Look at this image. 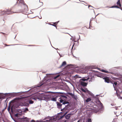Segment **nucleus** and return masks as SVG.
<instances>
[{
  "mask_svg": "<svg viewBox=\"0 0 122 122\" xmlns=\"http://www.w3.org/2000/svg\"><path fill=\"white\" fill-rule=\"evenodd\" d=\"M88 80H90V79H88V76L87 77H83L82 79H80V81H83V82L86 81H87Z\"/></svg>",
  "mask_w": 122,
  "mask_h": 122,
  "instance_id": "nucleus-15",
  "label": "nucleus"
},
{
  "mask_svg": "<svg viewBox=\"0 0 122 122\" xmlns=\"http://www.w3.org/2000/svg\"><path fill=\"white\" fill-rule=\"evenodd\" d=\"M29 106V104L28 103L24 102V103L21 102H16L13 104L12 105L11 109V111L13 112L16 109V108L19 107L20 106L21 107L24 106L28 107Z\"/></svg>",
  "mask_w": 122,
  "mask_h": 122,
  "instance_id": "nucleus-2",
  "label": "nucleus"
},
{
  "mask_svg": "<svg viewBox=\"0 0 122 122\" xmlns=\"http://www.w3.org/2000/svg\"><path fill=\"white\" fill-rule=\"evenodd\" d=\"M20 110V109H17V110H16V111L17 112H18V111L19 110Z\"/></svg>",
  "mask_w": 122,
  "mask_h": 122,
  "instance_id": "nucleus-54",
  "label": "nucleus"
},
{
  "mask_svg": "<svg viewBox=\"0 0 122 122\" xmlns=\"http://www.w3.org/2000/svg\"><path fill=\"white\" fill-rule=\"evenodd\" d=\"M66 64V62L65 61H63L62 62L61 65L59 67V68H60L62 66H65Z\"/></svg>",
  "mask_w": 122,
  "mask_h": 122,
  "instance_id": "nucleus-19",
  "label": "nucleus"
},
{
  "mask_svg": "<svg viewBox=\"0 0 122 122\" xmlns=\"http://www.w3.org/2000/svg\"><path fill=\"white\" fill-rule=\"evenodd\" d=\"M0 33H2V34H5V33H3V32H0Z\"/></svg>",
  "mask_w": 122,
  "mask_h": 122,
  "instance_id": "nucleus-61",
  "label": "nucleus"
},
{
  "mask_svg": "<svg viewBox=\"0 0 122 122\" xmlns=\"http://www.w3.org/2000/svg\"><path fill=\"white\" fill-rule=\"evenodd\" d=\"M57 92H51L50 91L46 92V93H48L47 97L48 98V100L56 102L57 98L59 97L58 94L56 93Z\"/></svg>",
  "mask_w": 122,
  "mask_h": 122,
  "instance_id": "nucleus-3",
  "label": "nucleus"
},
{
  "mask_svg": "<svg viewBox=\"0 0 122 122\" xmlns=\"http://www.w3.org/2000/svg\"><path fill=\"white\" fill-rule=\"evenodd\" d=\"M105 73H112V72H109L107 71H105Z\"/></svg>",
  "mask_w": 122,
  "mask_h": 122,
  "instance_id": "nucleus-43",
  "label": "nucleus"
},
{
  "mask_svg": "<svg viewBox=\"0 0 122 122\" xmlns=\"http://www.w3.org/2000/svg\"><path fill=\"white\" fill-rule=\"evenodd\" d=\"M27 46H34V45H28Z\"/></svg>",
  "mask_w": 122,
  "mask_h": 122,
  "instance_id": "nucleus-47",
  "label": "nucleus"
},
{
  "mask_svg": "<svg viewBox=\"0 0 122 122\" xmlns=\"http://www.w3.org/2000/svg\"><path fill=\"white\" fill-rule=\"evenodd\" d=\"M51 25H52V26H54L56 27V28H57V27L55 25H54L53 24H51Z\"/></svg>",
  "mask_w": 122,
  "mask_h": 122,
  "instance_id": "nucleus-44",
  "label": "nucleus"
},
{
  "mask_svg": "<svg viewBox=\"0 0 122 122\" xmlns=\"http://www.w3.org/2000/svg\"><path fill=\"white\" fill-rule=\"evenodd\" d=\"M79 82L80 85L83 87L86 86L88 83L82 81H80Z\"/></svg>",
  "mask_w": 122,
  "mask_h": 122,
  "instance_id": "nucleus-12",
  "label": "nucleus"
},
{
  "mask_svg": "<svg viewBox=\"0 0 122 122\" xmlns=\"http://www.w3.org/2000/svg\"><path fill=\"white\" fill-rule=\"evenodd\" d=\"M65 116V115L64 114L62 116H63V117H64Z\"/></svg>",
  "mask_w": 122,
  "mask_h": 122,
  "instance_id": "nucleus-64",
  "label": "nucleus"
},
{
  "mask_svg": "<svg viewBox=\"0 0 122 122\" xmlns=\"http://www.w3.org/2000/svg\"><path fill=\"white\" fill-rule=\"evenodd\" d=\"M67 93H67H64H64H63V94H64V95H66V96H67L68 97V94Z\"/></svg>",
  "mask_w": 122,
  "mask_h": 122,
  "instance_id": "nucleus-42",
  "label": "nucleus"
},
{
  "mask_svg": "<svg viewBox=\"0 0 122 122\" xmlns=\"http://www.w3.org/2000/svg\"><path fill=\"white\" fill-rule=\"evenodd\" d=\"M51 119H50L49 120H46L45 121H44V122H50V120Z\"/></svg>",
  "mask_w": 122,
  "mask_h": 122,
  "instance_id": "nucleus-35",
  "label": "nucleus"
},
{
  "mask_svg": "<svg viewBox=\"0 0 122 122\" xmlns=\"http://www.w3.org/2000/svg\"><path fill=\"white\" fill-rule=\"evenodd\" d=\"M30 90L27 91H26L25 92H28V91H30Z\"/></svg>",
  "mask_w": 122,
  "mask_h": 122,
  "instance_id": "nucleus-53",
  "label": "nucleus"
},
{
  "mask_svg": "<svg viewBox=\"0 0 122 122\" xmlns=\"http://www.w3.org/2000/svg\"><path fill=\"white\" fill-rule=\"evenodd\" d=\"M91 10H92L93 11V12H94V13H95V11H94V10L93 9H92Z\"/></svg>",
  "mask_w": 122,
  "mask_h": 122,
  "instance_id": "nucleus-58",
  "label": "nucleus"
},
{
  "mask_svg": "<svg viewBox=\"0 0 122 122\" xmlns=\"http://www.w3.org/2000/svg\"><path fill=\"white\" fill-rule=\"evenodd\" d=\"M91 98H87L86 100V102H88L90 101H91Z\"/></svg>",
  "mask_w": 122,
  "mask_h": 122,
  "instance_id": "nucleus-27",
  "label": "nucleus"
},
{
  "mask_svg": "<svg viewBox=\"0 0 122 122\" xmlns=\"http://www.w3.org/2000/svg\"><path fill=\"white\" fill-rule=\"evenodd\" d=\"M106 74L104 73H100L99 75H97V76L98 77H100L101 78H102L103 79H104L105 82L107 83H111V82L112 81H110L108 77L104 76H106Z\"/></svg>",
  "mask_w": 122,
  "mask_h": 122,
  "instance_id": "nucleus-6",
  "label": "nucleus"
},
{
  "mask_svg": "<svg viewBox=\"0 0 122 122\" xmlns=\"http://www.w3.org/2000/svg\"><path fill=\"white\" fill-rule=\"evenodd\" d=\"M59 22V21H58L55 22H54L53 23L54 24L56 25L58 24V23Z\"/></svg>",
  "mask_w": 122,
  "mask_h": 122,
  "instance_id": "nucleus-37",
  "label": "nucleus"
},
{
  "mask_svg": "<svg viewBox=\"0 0 122 122\" xmlns=\"http://www.w3.org/2000/svg\"><path fill=\"white\" fill-rule=\"evenodd\" d=\"M29 122H35V121L34 120H32L30 122L29 121Z\"/></svg>",
  "mask_w": 122,
  "mask_h": 122,
  "instance_id": "nucleus-41",
  "label": "nucleus"
},
{
  "mask_svg": "<svg viewBox=\"0 0 122 122\" xmlns=\"http://www.w3.org/2000/svg\"><path fill=\"white\" fill-rule=\"evenodd\" d=\"M68 112H66L64 114L65 115H66L67 113Z\"/></svg>",
  "mask_w": 122,
  "mask_h": 122,
  "instance_id": "nucleus-50",
  "label": "nucleus"
},
{
  "mask_svg": "<svg viewBox=\"0 0 122 122\" xmlns=\"http://www.w3.org/2000/svg\"><path fill=\"white\" fill-rule=\"evenodd\" d=\"M53 74H46V75H47V76H48L47 75H53Z\"/></svg>",
  "mask_w": 122,
  "mask_h": 122,
  "instance_id": "nucleus-46",
  "label": "nucleus"
},
{
  "mask_svg": "<svg viewBox=\"0 0 122 122\" xmlns=\"http://www.w3.org/2000/svg\"><path fill=\"white\" fill-rule=\"evenodd\" d=\"M6 107H5V108H4V109H3L2 110V111H4L5 110V109H6Z\"/></svg>",
  "mask_w": 122,
  "mask_h": 122,
  "instance_id": "nucleus-56",
  "label": "nucleus"
},
{
  "mask_svg": "<svg viewBox=\"0 0 122 122\" xmlns=\"http://www.w3.org/2000/svg\"><path fill=\"white\" fill-rule=\"evenodd\" d=\"M11 118H12V119L15 122H16V120L15 119H14V118H13L11 116Z\"/></svg>",
  "mask_w": 122,
  "mask_h": 122,
  "instance_id": "nucleus-38",
  "label": "nucleus"
},
{
  "mask_svg": "<svg viewBox=\"0 0 122 122\" xmlns=\"http://www.w3.org/2000/svg\"><path fill=\"white\" fill-rule=\"evenodd\" d=\"M96 102L97 103V102H98V103H97V104H100L101 106V109L102 108H103V105L102 104V103H101V102L100 101V100H99V99H98V98L97 99V100L96 101Z\"/></svg>",
  "mask_w": 122,
  "mask_h": 122,
  "instance_id": "nucleus-17",
  "label": "nucleus"
},
{
  "mask_svg": "<svg viewBox=\"0 0 122 122\" xmlns=\"http://www.w3.org/2000/svg\"><path fill=\"white\" fill-rule=\"evenodd\" d=\"M39 18L40 19H41L42 18V17L41 16H40V17H39Z\"/></svg>",
  "mask_w": 122,
  "mask_h": 122,
  "instance_id": "nucleus-62",
  "label": "nucleus"
},
{
  "mask_svg": "<svg viewBox=\"0 0 122 122\" xmlns=\"http://www.w3.org/2000/svg\"><path fill=\"white\" fill-rule=\"evenodd\" d=\"M0 13H2L1 15H4L5 14H7L9 15L12 14L10 10H9L8 9L6 11L4 10L3 11L0 10Z\"/></svg>",
  "mask_w": 122,
  "mask_h": 122,
  "instance_id": "nucleus-9",
  "label": "nucleus"
},
{
  "mask_svg": "<svg viewBox=\"0 0 122 122\" xmlns=\"http://www.w3.org/2000/svg\"><path fill=\"white\" fill-rule=\"evenodd\" d=\"M86 122H92L91 119L90 118H89L87 119Z\"/></svg>",
  "mask_w": 122,
  "mask_h": 122,
  "instance_id": "nucleus-32",
  "label": "nucleus"
},
{
  "mask_svg": "<svg viewBox=\"0 0 122 122\" xmlns=\"http://www.w3.org/2000/svg\"><path fill=\"white\" fill-rule=\"evenodd\" d=\"M109 8H115V6L114 5H113V6H112L111 7H110Z\"/></svg>",
  "mask_w": 122,
  "mask_h": 122,
  "instance_id": "nucleus-45",
  "label": "nucleus"
},
{
  "mask_svg": "<svg viewBox=\"0 0 122 122\" xmlns=\"http://www.w3.org/2000/svg\"><path fill=\"white\" fill-rule=\"evenodd\" d=\"M0 33H2V34H5V33H3V32H0Z\"/></svg>",
  "mask_w": 122,
  "mask_h": 122,
  "instance_id": "nucleus-60",
  "label": "nucleus"
},
{
  "mask_svg": "<svg viewBox=\"0 0 122 122\" xmlns=\"http://www.w3.org/2000/svg\"><path fill=\"white\" fill-rule=\"evenodd\" d=\"M46 117V119H47V118H48V117Z\"/></svg>",
  "mask_w": 122,
  "mask_h": 122,
  "instance_id": "nucleus-63",
  "label": "nucleus"
},
{
  "mask_svg": "<svg viewBox=\"0 0 122 122\" xmlns=\"http://www.w3.org/2000/svg\"><path fill=\"white\" fill-rule=\"evenodd\" d=\"M60 74H58L57 75L54 77V79H56L57 78H58L60 76Z\"/></svg>",
  "mask_w": 122,
  "mask_h": 122,
  "instance_id": "nucleus-25",
  "label": "nucleus"
},
{
  "mask_svg": "<svg viewBox=\"0 0 122 122\" xmlns=\"http://www.w3.org/2000/svg\"><path fill=\"white\" fill-rule=\"evenodd\" d=\"M118 81H112V82H111V83L112 84L113 87L114 88L115 90L116 91V93H117V91H118L120 93L122 92V90L120 91L118 89V88H119V87L118 86Z\"/></svg>",
  "mask_w": 122,
  "mask_h": 122,
  "instance_id": "nucleus-7",
  "label": "nucleus"
},
{
  "mask_svg": "<svg viewBox=\"0 0 122 122\" xmlns=\"http://www.w3.org/2000/svg\"><path fill=\"white\" fill-rule=\"evenodd\" d=\"M23 122H29V119L26 117L20 118Z\"/></svg>",
  "mask_w": 122,
  "mask_h": 122,
  "instance_id": "nucleus-13",
  "label": "nucleus"
},
{
  "mask_svg": "<svg viewBox=\"0 0 122 122\" xmlns=\"http://www.w3.org/2000/svg\"><path fill=\"white\" fill-rule=\"evenodd\" d=\"M117 5H118L119 7H121L122 6L120 2V0H118V1L117 3Z\"/></svg>",
  "mask_w": 122,
  "mask_h": 122,
  "instance_id": "nucleus-21",
  "label": "nucleus"
},
{
  "mask_svg": "<svg viewBox=\"0 0 122 122\" xmlns=\"http://www.w3.org/2000/svg\"><path fill=\"white\" fill-rule=\"evenodd\" d=\"M59 99H60L59 100V102H60V103H62L64 100L62 99H61V97H60Z\"/></svg>",
  "mask_w": 122,
  "mask_h": 122,
  "instance_id": "nucleus-31",
  "label": "nucleus"
},
{
  "mask_svg": "<svg viewBox=\"0 0 122 122\" xmlns=\"http://www.w3.org/2000/svg\"><path fill=\"white\" fill-rule=\"evenodd\" d=\"M56 93L58 94L59 97H63L66 99L67 98V97L66 96L61 95L62 94H63V93H64L63 92H57V93Z\"/></svg>",
  "mask_w": 122,
  "mask_h": 122,
  "instance_id": "nucleus-11",
  "label": "nucleus"
},
{
  "mask_svg": "<svg viewBox=\"0 0 122 122\" xmlns=\"http://www.w3.org/2000/svg\"><path fill=\"white\" fill-rule=\"evenodd\" d=\"M79 92H78V93L81 94L82 96H84V93L82 92L81 91L79 90Z\"/></svg>",
  "mask_w": 122,
  "mask_h": 122,
  "instance_id": "nucleus-26",
  "label": "nucleus"
},
{
  "mask_svg": "<svg viewBox=\"0 0 122 122\" xmlns=\"http://www.w3.org/2000/svg\"><path fill=\"white\" fill-rule=\"evenodd\" d=\"M80 89L82 92L85 93H87L90 95L91 96H92V95H93V94L91 92L89 91L86 88H83L81 86V87Z\"/></svg>",
  "mask_w": 122,
  "mask_h": 122,
  "instance_id": "nucleus-8",
  "label": "nucleus"
},
{
  "mask_svg": "<svg viewBox=\"0 0 122 122\" xmlns=\"http://www.w3.org/2000/svg\"><path fill=\"white\" fill-rule=\"evenodd\" d=\"M19 92H12L10 93H5L3 94V96H6L7 94H8L9 95L11 96H12L14 97L16 96V94L17 93H18Z\"/></svg>",
  "mask_w": 122,
  "mask_h": 122,
  "instance_id": "nucleus-10",
  "label": "nucleus"
},
{
  "mask_svg": "<svg viewBox=\"0 0 122 122\" xmlns=\"http://www.w3.org/2000/svg\"><path fill=\"white\" fill-rule=\"evenodd\" d=\"M20 45V44H11L10 45H7V46H14L15 45Z\"/></svg>",
  "mask_w": 122,
  "mask_h": 122,
  "instance_id": "nucleus-34",
  "label": "nucleus"
},
{
  "mask_svg": "<svg viewBox=\"0 0 122 122\" xmlns=\"http://www.w3.org/2000/svg\"><path fill=\"white\" fill-rule=\"evenodd\" d=\"M70 106L68 104L65 107H64L63 108V109H67Z\"/></svg>",
  "mask_w": 122,
  "mask_h": 122,
  "instance_id": "nucleus-24",
  "label": "nucleus"
},
{
  "mask_svg": "<svg viewBox=\"0 0 122 122\" xmlns=\"http://www.w3.org/2000/svg\"><path fill=\"white\" fill-rule=\"evenodd\" d=\"M22 114V112L21 111V112H19L15 114L14 116L15 117H18L21 116Z\"/></svg>",
  "mask_w": 122,
  "mask_h": 122,
  "instance_id": "nucleus-16",
  "label": "nucleus"
},
{
  "mask_svg": "<svg viewBox=\"0 0 122 122\" xmlns=\"http://www.w3.org/2000/svg\"><path fill=\"white\" fill-rule=\"evenodd\" d=\"M18 8L19 9V12H21L23 11H27L28 10L27 5L23 0H22L21 2H19Z\"/></svg>",
  "mask_w": 122,
  "mask_h": 122,
  "instance_id": "nucleus-4",
  "label": "nucleus"
},
{
  "mask_svg": "<svg viewBox=\"0 0 122 122\" xmlns=\"http://www.w3.org/2000/svg\"><path fill=\"white\" fill-rule=\"evenodd\" d=\"M41 85H40L39 86H38V85H36L35 86V88H36V87H38L40 86H41Z\"/></svg>",
  "mask_w": 122,
  "mask_h": 122,
  "instance_id": "nucleus-36",
  "label": "nucleus"
},
{
  "mask_svg": "<svg viewBox=\"0 0 122 122\" xmlns=\"http://www.w3.org/2000/svg\"><path fill=\"white\" fill-rule=\"evenodd\" d=\"M62 113V112H60V113H58L57 114V116H58V117H60L59 119H62L63 118V117L62 116H59L60 115V113Z\"/></svg>",
  "mask_w": 122,
  "mask_h": 122,
  "instance_id": "nucleus-23",
  "label": "nucleus"
},
{
  "mask_svg": "<svg viewBox=\"0 0 122 122\" xmlns=\"http://www.w3.org/2000/svg\"><path fill=\"white\" fill-rule=\"evenodd\" d=\"M97 72L95 71L94 70H92L90 72H89V75L88 76V79H90V80H88L89 82H91L93 81H94L95 80V78L94 76L96 75H96L94 72Z\"/></svg>",
  "mask_w": 122,
  "mask_h": 122,
  "instance_id": "nucleus-5",
  "label": "nucleus"
},
{
  "mask_svg": "<svg viewBox=\"0 0 122 122\" xmlns=\"http://www.w3.org/2000/svg\"><path fill=\"white\" fill-rule=\"evenodd\" d=\"M28 111V109L27 107H25L24 109H23L22 111H21L22 112H24L26 113V112L27 111Z\"/></svg>",
  "mask_w": 122,
  "mask_h": 122,
  "instance_id": "nucleus-20",
  "label": "nucleus"
},
{
  "mask_svg": "<svg viewBox=\"0 0 122 122\" xmlns=\"http://www.w3.org/2000/svg\"><path fill=\"white\" fill-rule=\"evenodd\" d=\"M73 115V114L70 113H69L67 115H66L65 116V117L66 119L67 120H69L71 116Z\"/></svg>",
  "mask_w": 122,
  "mask_h": 122,
  "instance_id": "nucleus-14",
  "label": "nucleus"
},
{
  "mask_svg": "<svg viewBox=\"0 0 122 122\" xmlns=\"http://www.w3.org/2000/svg\"><path fill=\"white\" fill-rule=\"evenodd\" d=\"M58 54H59L60 57H62L63 56L62 55H61L59 53H58Z\"/></svg>",
  "mask_w": 122,
  "mask_h": 122,
  "instance_id": "nucleus-48",
  "label": "nucleus"
},
{
  "mask_svg": "<svg viewBox=\"0 0 122 122\" xmlns=\"http://www.w3.org/2000/svg\"><path fill=\"white\" fill-rule=\"evenodd\" d=\"M79 38L77 40V41H78L79 40V39H80V36L79 35Z\"/></svg>",
  "mask_w": 122,
  "mask_h": 122,
  "instance_id": "nucleus-57",
  "label": "nucleus"
},
{
  "mask_svg": "<svg viewBox=\"0 0 122 122\" xmlns=\"http://www.w3.org/2000/svg\"><path fill=\"white\" fill-rule=\"evenodd\" d=\"M105 71H106L105 70H104V69H102L101 70V71L102 72H105Z\"/></svg>",
  "mask_w": 122,
  "mask_h": 122,
  "instance_id": "nucleus-40",
  "label": "nucleus"
},
{
  "mask_svg": "<svg viewBox=\"0 0 122 122\" xmlns=\"http://www.w3.org/2000/svg\"><path fill=\"white\" fill-rule=\"evenodd\" d=\"M56 103L57 104V107L59 108H61L62 104H61L60 102H56Z\"/></svg>",
  "mask_w": 122,
  "mask_h": 122,
  "instance_id": "nucleus-18",
  "label": "nucleus"
},
{
  "mask_svg": "<svg viewBox=\"0 0 122 122\" xmlns=\"http://www.w3.org/2000/svg\"><path fill=\"white\" fill-rule=\"evenodd\" d=\"M68 103H69L68 102H66L65 101H64L63 102V103H62V104H63V105H65V104H68Z\"/></svg>",
  "mask_w": 122,
  "mask_h": 122,
  "instance_id": "nucleus-29",
  "label": "nucleus"
},
{
  "mask_svg": "<svg viewBox=\"0 0 122 122\" xmlns=\"http://www.w3.org/2000/svg\"><path fill=\"white\" fill-rule=\"evenodd\" d=\"M29 103L30 104H32L33 103V102L31 100H30L29 102Z\"/></svg>",
  "mask_w": 122,
  "mask_h": 122,
  "instance_id": "nucleus-33",
  "label": "nucleus"
},
{
  "mask_svg": "<svg viewBox=\"0 0 122 122\" xmlns=\"http://www.w3.org/2000/svg\"><path fill=\"white\" fill-rule=\"evenodd\" d=\"M90 7H91L92 8H94V7L92 6L89 5L88 6V7L89 8Z\"/></svg>",
  "mask_w": 122,
  "mask_h": 122,
  "instance_id": "nucleus-51",
  "label": "nucleus"
},
{
  "mask_svg": "<svg viewBox=\"0 0 122 122\" xmlns=\"http://www.w3.org/2000/svg\"><path fill=\"white\" fill-rule=\"evenodd\" d=\"M12 102V101L9 103V106H8V109H7V110H8V111L9 112V113L10 114V102Z\"/></svg>",
  "mask_w": 122,
  "mask_h": 122,
  "instance_id": "nucleus-22",
  "label": "nucleus"
},
{
  "mask_svg": "<svg viewBox=\"0 0 122 122\" xmlns=\"http://www.w3.org/2000/svg\"><path fill=\"white\" fill-rule=\"evenodd\" d=\"M115 8H120V7L117 6V5H115Z\"/></svg>",
  "mask_w": 122,
  "mask_h": 122,
  "instance_id": "nucleus-39",
  "label": "nucleus"
},
{
  "mask_svg": "<svg viewBox=\"0 0 122 122\" xmlns=\"http://www.w3.org/2000/svg\"><path fill=\"white\" fill-rule=\"evenodd\" d=\"M47 93H46V92L41 94L39 93L36 96L34 97L33 96L32 97V99L36 101L37 99L40 101L48 100V98L47 97L48 94H47Z\"/></svg>",
  "mask_w": 122,
  "mask_h": 122,
  "instance_id": "nucleus-1",
  "label": "nucleus"
},
{
  "mask_svg": "<svg viewBox=\"0 0 122 122\" xmlns=\"http://www.w3.org/2000/svg\"><path fill=\"white\" fill-rule=\"evenodd\" d=\"M81 122V120H79L77 122Z\"/></svg>",
  "mask_w": 122,
  "mask_h": 122,
  "instance_id": "nucleus-49",
  "label": "nucleus"
},
{
  "mask_svg": "<svg viewBox=\"0 0 122 122\" xmlns=\"http://www.w3.org/2000/svg\"><path fill=\"white\" fill-rule=\"evenodd\" d=\"M119 9H120L121 10H122V8L121 7H120V8H119Z\"/></svg>",
  "mask_w": 122,
  "mask_h": 122,
  "instance_id": "nucleus-55",
  "label": "nucleus"
},
{
  "mask_svg": "<svg viewBox=\"0 0 122 122\" xmlns=\"http://www.w3.org/2000/svg\"><path fill=\"white\" fill-rule=\"evenodd\" d=\"M111 105L112 106H114L115 105V104H113V103H112L111 104Z\"/></svg>",
  "mask_w": 122,
  "mask_h": 122,
  "instance_id": "nucleus-52",
  "label": "nucleus"
},
{
  "mask_svg": "<svg viewBox=\"0 0 122 122\" xmlns=\"http://www.w3.org/2000/svg\"><path fill=\"white\" fill-rule=\"evenodd\" d=\"M67 93L68 94H69V95H70L72 97L73 96V95H74V94H73L71 92H67Z\"/></svg>",
  "mask_w": 122,
  "mask_h": 122,
  "instance_id": "nucleus-28",
  "label": "nucleus"
},
{
  "mask_svg": "<svg viewBox=\"0 0 122 122\" xmlns=\"http://www.w3.org/2000/svg\"><path fill=\"white\" fill-rule=\"evenodd\" d=\"M72 97L75 100H76L77 99V96H76L74 94L73 96Z\"/></svg>",
  "mask_w": 122,
  "mask_h": 122,
  "instance_id": "nucleus-30",
  "label": "nucleus"
},
{
  "mask_svg": "<svg viewBox=\"0 0 122 122\" xmlns=\"http://www.w3.org/2000/svg\"><path fill=\"white\" fill-rule=\"evenodd\" d=\"M41 5H43V3L42 2H41Z\"/></svg>",
  "mask_w": 122,
  "mask_h": 122,
  "instance_id": "nucleus-59",
  "label": "nucleus"
}]
</instances>
